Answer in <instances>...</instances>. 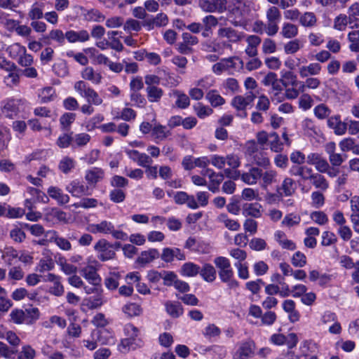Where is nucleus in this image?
Wrapping results in <instances>:
<instances>
[{"instance_id":"4be33fe9","label":"nucleus","mask_w":359,"mask_h":359,"mask_svg":"<svg viewBox=\"0 0 359 359\" xmlns=\"http://www.w3.org/2000/svg\"><path fill=\"white\" fill-rule=\"evenodd\" d=\"M66 189L73 196L79 197L87 194L88 187L77 181H72Z\"/></svg>"},{"instance_id":"f257e3e1","label":"nucleus","mask_w":359,"mask_h":359,"mask_svg":"<svg viewBox=\"0 0 359 359\" xmlns=\"http://www.w3.org/2000/svg\"><path fill=\"white\" fill-rule=\"evenodd\" d=\"M214 263L219 269V276L223 283H227L230 289H235L239 286L238 282L233 279V271L231 268L229 260L224 257H217Z\"/></svg>"},{"instance_id":"2f4dec72","label":"nucleus","mask_w":359,"mask_h":359,"mask_svg":"<svg viewBox=\"0 0 359 359\" xmlns=\"http://www.w3.org/2000/svg\"><path fill=\"white\" fill-rule=\"evenodd\" d=\"M158 257L159 252L156 249H150L147 251L142 252L137 258V262L140 264H146L158 258Z\"/></svg>"},{"instance_id":"393cba45","label":"nucleus","mask_w":359,"mask_h":359,"mask_svg":"<svg viewBox=\"0 0 359 359\" xmlns=\"http://www.w3.org/2000/svg\"><path fill=\"white\" fill-rule=\"evenodd\" d=\"M65 34L60 29H52L48 35L43 37L45 42L48 44L50 43L49 41H56L60 46L64 45L65 42Z\"/></svg>"},{"instance_id":"0eeeda50","label":"nucleus","mask_w":359,"mask_h":359,"mask_svg":"<svg viewBox=\"0 0 359 359\" xmlns=\"http://www.w3.org/2000/svg\"><path fill=\"white\" fill-rule=\"evenodd\" d=\"M217 34L219 38H226L231 43H238L243 38V33L238 32L232 27L219 28Z\"/></svg>"},{"instance_id":"8fccbe9b","label":"nucleus","mask_w":359,"mask_h":359,"mask_svg":"<svg viewBox=\"0 0 359 359\" xmlns=\"http://www.w3.org/2000/svg\"><path fill=\"white\" fill-rule=\"evenodd\" d=\"M18 256L17 251L12 247H6L2 250L1 258L8 265L12 264V261Z\"/></svg>"},{"instance_id":"f8f14e48","label":"nucleus","mask_w":359,"mask_h":359,"mask_svg":"<svg viewBox=\"0 0 359 359\" xmlns=\"http://www.w3.org/2000/svg\"><path fill=\"white\" fill-rule=\"evenodd\" d=\"M262 205L258 203H245L243 205V215L245 217L259 218L262 217Z\"/></svg>"},{"instance_id":"2eb2a0df","label":"nucleus","mask_w":359,"mask_h":359,"mask_svg":"<svg viewBox=\"0 0 359 359\" xmlns=\"http://www.w3.org/2000/svg\"><path fill=\"white\" fill-rule=\"evenodd\" d=\"M84 20L87 22H100L104 20L105 16L97 9L81 8Z\"/></svg>"},{"instance_id":"f3484780","label":"nucleus","mask_w":359,"mask_h":359,"mask_svg":"<svg viewBox=\"0 0 359 359\" xmlns=\"http://www.w3.org/2000/svg\"><path fill=\"white\" fill-rule=\"evenodd\" d=\"M322 67L318 63H311L308 66L299 68V74L302 78H309V75H318L320 73Z\"/></svg>"},{"instance_id":"72a5a7b5","label":"nucleus","mask_w":359,"mask_h":359,"mask_svg":"<svg viewBox=\"0 0 359 359\" xmlns=\"http://www.w3.org/2000/svg\"><path fill=\"white\" fill-rule=\"evenodd\" d=\"M165 306L166 311L172 318H178L183 313V308L179 302H167Z\"/></svg>"},{"instance_id":"c85d7f7f","label":"nucleus","mask_w":359,"mask_h":359,"mask_svg":"<svg viewBox=\"0 0 359 359\" xmlns=\"http://www.w3.org/2000/svg\"><path fill=\"white\" fill-rule=\"evenodd\" d=\"M81 77L95 83H100L102 76L100 73L95 72L93 67H87L81 72Z\"/></svg>"},{"instance_id":"c9c22d12","label":"nucleus","mask_w":359,"mask_h":359,"mask_svg":"<svg viewBox=\"0 0 359 359\" xmlns=\"http://www.w3.org/2000/svg\"><path fill=\"white\" fill-rule=\"evenodd\" d=\"M147 97L151 102H158L163 95V90L157 86L147 87Z\"/></svg>"},{"instance_id":"79ce46f5","label":"nucleus","mask_w":359,"mask_h":359,"mask_svg":"<svg viewBox=\"0 0 359 359\" xmlns=\"http://www.w3.org/2000/svg\"><path fill=\"white\" fill-rule=\"evenodd\" d=\"M200 271V267L191 262L185 263L182 267V273L184 276L192 277L196 276Z\"/></svg>"},{"instance_id":"c03bdc74","label":"nucleus","mask_w":359,"mask_h":359,"mask_svg":"<svg viewBox=\"0 0 359 359\" xmlns=\"http://www.w3.org/2000/svg\"><path fill=\"white\" fill-rule=\"evenodd\" d=\"M219 221L224 223L226 228L230 231H238L241 225L238 221L227 217L225 214H221L219 217Z\"/></svg>"},{"instance_id":"5701e85b","label":"nucleus","mask_w":359,"mask_h":359,"mask_svg":"<svg viewBox=\"0 0 359 359\" xmlns=\"http://www.w3.org/2000/svg\"><path fill=\"white\" fill-rule=\"evenodd\" d=\"M171 135V132L167 130L166 126L159 123L155 124L152 129L151 136L154 139L158 141L165 140Z\"/></svg>"},{"instance_id":"a18cd8bd","label":"nucleus","mask_w":359,"mask_h":359,"mask_svg":"<svg viewBox=\"0 0 359 359\" xmlns=\"http://www.w3.org/2000/svg\"><path fill=\"white\" fill-rule=\"evenodd\" d=\"M269 145L274 152H280L283 149V143L280 141L278 135L273 132L269 134Z\"/></svg>"},{"instance_id":"680f3d73","label":"nucleus","mask_w":359,"mask_h":359,"mask_svg":"<svg viewBox=\"0 0 359 359\" xmlns=\"http://www.w3.org/2000/svg\"><path fill=\"white\" fill-rule=\"evenodd\" d=\"M135 338H126L123 340H121L118 349L120 351L123 353H126L129 351L130 349H135Z\"/></svg>"},{"instance_id":"a211bd4d","label":"nucleus","mask_w":359,"mask_h":359,"mask_svg":"<svg viewBox=\"0 0 359 359\" xmlns=\"http://www.w3.org/2000/svg\"><path fill=\"white\" fill-rule=\"evenodd\" d=\"M236 57H229L221 60L220 62L215 64L212 67V70L215 74H219L222 72L226 71L231 68L236 67L234 59Z\"/></svg>"},{"instance_id":"a19ab883","label":"nucleus","mask_w":359,"mask_h":359,"mask_svg":"<svg viewBox=\"0 0 359 359\" xmlns=\"http://www.w3.org/2000/svg\"><path fill=\"white\" fill-rule=\"evenodd\" d=\"M1 111L8 117H12L18 112V107L14 100H8L1 108Z\"/></svg>"},{"instance_id":"412c9836","label":"nucleus","mask_w":359,"mask_h":359,"mask_svg":"<svg viewBox=\"0 0 359 359\" xmlns=\"http://www.w3.org/2000/svg\"><path fill=\"white\" fill-rule=\"evenodd\" d=\"M297 83L298 86L285 90V97L286 99L294 100L299 97L300 93L303 94L307 88V86H305V81L303 82L297 80Z\"/></svg>"},{"instance_id":"58836bf2","label":"nucleus","mask_w":359,"mask_h":359,"mask_svg":"<svg viewBox=\"0 0 359 359\" xmlns=\"http://www.w3.org/2000/svg\"><path fill=\"white\" fill-rule=\"evenodd\" d=\"M205 280L212 282L216 278V271L210 264H204L203 267L199 271Z\"/></svg>"},{"instance_id":"bf43d9fd","label":"nucleus","mask_w":359,"mask_h":359,"mask_svg":"<svg viewBox=\"0 0 359 359\" xmlns=\"http://www.w3.org/2000/svg\"><path fill=\"white\" fill-rule=\"evenodd\" d=\"M311 204L316 208L322 207L325 203V198L324 195L319 191H313L311 196Z\"/></svg>"},{"instance_id":"864d4df0","label":"nucleus","mask_w":359,"mask_h":359,"mask_svg":"<svg viewBox=\"0 0 359 359\" xmlns=\"http://www.w3.org/2000/svg\"><path fill=\"white\" fill-rule=\"evenodd\" d=\"M25 324L29 325L35 322L39 317V311L37 308H29L24 311Z\"/></svg>"},{"instance_id":"0e129e2a","label":"nucleus","mask_w":359,"mask_h":359,"mask_svg":"<svg viewBox=\"0 0 359 359\" xmlns=\"http://www.w3.org/2000/svg\"><path fill=\"white\" fill-rule=\"evenodd\" d=\"M73 141V137L71 134L64 133L60 135L57 141L56 144L61 149L67 148L69 147Z\"/></svg>"},{"instance_id":"6e6d98bb","label":"nucleus","mask_w":359,"mask_h":359,"mask_svg":"<svg viewBox=\"0 0 359 359\" xmlns=\"http://www.w3.org/2000/svg\"><path fill=\"white\" fill-rule=\"evenodd\" d=\"M313 100L308 93H303L299 99V107L304 111L309 110L313 105Z\"/></svg>"},{"instance_id":"39448f33","label":"nucleus","mask_w":359,"mask_h":359,"mask_svg":"<svg viewBox=\"0 0 359 359\" xmlns=\"http://www.w3.org/2000/svg\"><path fill=\"white\" fill-rule=\"evenodd\" d=\"M255 98V95L252 92L248 93L245 97L241 95L236 96L231 102V104L238 110L243 111L242 117H246L247 113L245 111L248 105H249Z\"/></svg>"},{"instance_id":"f704fd0d","label":"nucleus","mask_w":359,"mask_h":359,"mask_svg":"<svg viewBox=\"0 0 359 359\" xmlns=\"http://www.w3.org/2000/svg\"><path fill=\"white\" fill-rule=\"evenodd\" d=\"M205 97L213 107L221 106L225 103V100L215 90H210Z\"/></svg>"},{"instance_id":"49530a36","label":"nucleus","mask_w":359,"mask_h":359,"mask_svg":"<svg viewBox=\"0 0 359 359\" xmlns=\"http://www.w3.org/2000/svg\"><path fill=\"white\" fill-rule=\"evenodd\" d=\"M253 354L250 344H243L238 350L234 359H248Z\"/></svg>"},{"instance_id":"c756f323","label":"nucleus","mask_w":359,"mask_h":359,"mask_svg":"<svg viewBox=\"0 0 359 359\" xmlns=\"http://www.w3.org/2000/svg\"><path fill=\"white\" fill-rule=\"evenodd\" d=\"M104 177V171L98 168H94L86 172L85 179L89 184H96Z\"/></svg>"},{"instance_id":"7c9ffc66","label":"nucleus","mask_w":359,"mask_h":359,"mask_svg":"<svg viewBox=\"0 0 359 359\" xmlns=\"http://www.w3.org/2000/svg\"><path fill=\"white\" fill-rule=\"evenodd\" d=\"M123 312L129 317H135L140 316L143 309L141 305L136 303H128L122 308Z\"/></svg>"},{"instance_id":"bb28decb","label":"nucleus","mask_w":359,"mask_h":359,"mask_svg":"<svg viewBox=\"0 0 359 359\" xmlns=\"http://www.w3.org/2000/svg\"><path fill=\"white\" fill-rule=\"evenodd\" d=\"M312 170L313 168L307 165H295L291 168L290 172L293 176L299 177L302 181L305 182Z\"/></svg>"},{"instance_id":"13d9d810","label":"nucleus","mask_w":359,"mask_h":359,"mask_svg":"<svg viewBox=\"0 0 359 359\" xmlns=\"http://www.w3.org/2000/svg\"><path fill=\"white\" fill-rule=\"evenodd\" d=\"M43 15L42 5L38 3L33 4L28 13L29 18L32 20H36L42 18Z\"/></svg>"},{"instance_id":"e433bc0d","label":"nucleus","mask_w":359,"mask_h":359,"mask_svg":"<svg viewBox=\"0 0 359 359\" xmlns=\"http://www.w3.org/2000/svg\"><path fill=\"white\" fill-rule=\"evenodd\" d=\"M280 34L286 39L294 38L298 34V27L296 25L290 22L284 23Z\"/></svg>"},{"instance_id":"052dcab7","label":"nucleus","mask_w":359,"mask_h":359,"mask_svg":"<svg viewBox=\"0 0 359 359\" xmlns=\"http://www.w3.org/2000/svg\"><path fill=\"white\" fill-rule=\"evenodd\" d=\"M311 219L319 225H324L328 222V217L323 211H314L311 213Z\"/></svg>"},{"instance_id":"09e8293b","label":"nucleus","mask_w":359,"mask_h":359,"mask_svg":"<svg viewBox=\"0 0 359 359\" xmlns=\"http://www.w3.org/2000/svg\"><path fill=\"white\" fill-rule=\"evenodd\" d=\"M291 263L295 267L302 268L306 264L307 258L303 252L297 251L292 255Z\"/></svg>"},{"instance_id":"ddd939ff","label":"nucleus","mask_w":359,"mask_h":359,"mask_svg":"<svg viewBox=\"0 0 359 359\" xmlns=\"http://www.w3.org/2000/svg\"><path fill=\"white\" fill-rule=\"evenodd\" d=\"M114 228L111 222L106 220L99 224H93L88 226V230L93 233H110Z\"/></svg>"},{"instance_id":"473e14b6","label":"nucleus","mask_w":359,"mask_h":359,"mask_svg":"<svg viewBox=\"0 0 359 359\" xmlns=\"http://www.w3.org/2000/svg\"><path fill=\"white\" fill-rule=\"evenodd\" d=\"M299 23L306 27H313L316 25L317 18L313 12H305L300 15Z\"/></svg>"},{"instance_id":"3c124183","label":"nucleus","mask_w":359,"mask_h":359,"mask_svg":"<svg viewBox=\"0 0 359 359\" xmlns=\"http://www.w3.org/2000/svg\"><path fill=\"white\" fill-rule=\"evenodd\" d=\"M74 90L83 97H86L90 91L93 89L87 83L81 80L76 81L74 86Z\"/></svg>"},{"instance_id":"338daca9","label":"nucleus","mask_w":359,"mask_h":359,"mask_svg":"<svg viewBox=\"0 0 359 359\" xmlns=\"http://www.w3.org/2000/svg\"><path fill=\"white\" fill-rule=\"evenodd\" d=\"M10 316H11L13 322L16 324L25 323V316L24 313V311L22 309H13L11 312Z\"/></svg>"},{"instance_id":"4468645a","label":"nucleus","mask_w":359,"mask_h":359,"mask_svg":"<svg viewBox=\"0 0 359 359\" xmlns=\"http://www.w3.org/2000/svg\"><path fill=\"white\" fill-rule=\"evenodd\" d=\"M278 173L274 170H266L263 171L262 169V177H260V184L264 189L277 182Z\"/></svg>"},{"instance_id":"20e7f679","label":"nucleus","mask_w":359,"mask_h":359,"mask_svg":"<svg viewBox=\"0 0 359 359\" xmlns=\"http://www.w3.org/2000/svg\"><path fill=\"white\" fill-rule=\"evenodd\" d=\"M94 248L100 253L98 258L102 261L111 259L116 255L114 245L105 239L99 240L95 245Z\"/></svg>"},{"instance_id":"9d476101","label":"nucleus","mask_w":359,"mask_h":359,"mask_svg":"<svg viewBox=\"0 0 359 359\" xmlns=\"http://www.w3.org/2000/svg\"><path fill=\"white\" fill-rule=\"evenodd\" d=\"M262 177V169L258 167H252L248 172L241 175V180L249 185L256 184Z\"/></svg>"},{"instance_id":"f03ea898","label":"nucleus","mask_w":359,"mask_h":359,"mask_svg":"<svg viewBox=\"0 0 359 359\" xmlns=\"http://www.w3.org/2000/svg\"><path fill=\"white\" fill-rule=\"evenodd\" d=\"M267 20L266 24V33L268 36H274L278 32V22L281 19V13L276 6H270L266 11Z\"/></svg>"},{"instance_id":"e2e57ef3","label":"nucleus","mask_w":359,"mask_h":359,"mask_svg":"<svg viewBox=\"0 0 359 359\" xmlns=\"http://www.w3.org/2000/svg\"><path fill=\"white\" fill-rule=\"evenodd\" d=\"M194 110L196 115L201 118L208 116L213 112V110L210 107L205 106L201 103H198L197 105L194 106Z\"/></svg>"},{"instance_id":"1a4fd4ad","label":"nucleus","mask_w":359,"mask_h":359,"mask_svg":"<svg viewBox=\"0 0 359 359\" xmlns=\"http://www.w3.org/2000/svg\"><path fill=\"white\" fill-rule=\"evenodd\" d=\"M80 272L81 274L93 286H97L100 284L101 278L93 266H86L82 268Z\"/></svg>"},{"instance_id":"b1692460","label":"nucleus","mask_w":359,"mask_h":359,"mask_svg":"<svg viewBox=\"0 0 359 359\" xmlns=\"http://www.w3.org/2000/svg\"><path fill=\"white\" fill-rule=\"evenodd\" d=\"M93 337L101 345L109 344L114 342V338L107 330H96L93 332Z\"/></svg>"},{"instance_id":"aec40b11","label":"nucleus","mask_w":359,"mask_h":359,"mask_svg":"<svg viewBox=\"0 0 359 359\" xmlns=\"http://www.w3.org/2000/svg\"><path fill=\"white\" fill-rule=\"evenodd\" d=\"M275 239L283 249L294 250L296 244L291 240L287 239L286 234L281 231L275 233Z\"/></svg>"},{"instance_id":"ea45409f","label":"nucleus","mask_w":359,"mask_h":359,"mask_svg":"<svg viewBox=\"0 0 359 359\" xmlns=\"http://www.w3.org/2000/svg\"><path fill=\"white\" fill-rule=\"evenodd\" d=\"M314 115L320 120L330 118L331 109L325 104H320L313 109Z\"/></svg>"},{"instance_id":"4c0bfd02","label":"nucleus","mask_w":359,"mask_h":359,"mask_svg":"<svg viewBox=\"0 0 359 359\" xmlns=\"http://www.w3.org/2000/svg\"><path fill=\"white\" fill-rule=\"evenodd\" d=\"M67 214L57 208H52L46 214V219L50 220L53 218L65 223L68 222Z\"/></svg>"},{"instance_id":"cd10ccee","label":"nucleus","mask_w":359,"mask_h":359,"mask_svg":"<svg viewBox=\"0 0 359 359\" xmlns=\"http://www.w3.org/2000/svg\"><path fill=\"white\" fill-rule=\"evenodd\" d=\"M282 190L283 192H280V195H284L285 196H292L296 190L295 182L293 179L290 177H286L284 179L281 187L278 189Z\"/></svg>"},{"instance_id":"9b49d317","label":"nucleus","mask_w":359,"mask_h":359,"mask_svg":"<svg viewBox=\"0 0 359 359\" xmlns=\"http://www.w3.org/2000/svg\"><path fill=\"white\" fill-rule=\"evenodd\" d=\"M248 46L245 50V53L250 57H256L258 51L257 47L260 44L262 39L256 35L248 36L246 39Z\"/></svg>"},{"instance_id":"5fc2aeb1","label":"nucleus","mask_w":359,"mask_h":359,"mask_svg":"<svg viewBox=\"0 0 359 359\" xmlns=\"http://www.w3.org/2000/svg\"><path fill=\"white\" fill-rule=\"evenodd\" d=\"M174 95L177 97L175 102V104L177 107L180 109H185L189 106V97L186 94L176 90L174 92Z\"/></svg>"},{"instance_id":"a878e982","label":"nucleus","mask_w":359,"mask_h":359,"mask_svg":"<svg viewBox=\"0 0 359 359\" xmlns=\"http://www.w3.org/2000/svg\"><path fill=\"white\" fill-rule=\"evenodd\" d=\"M282 85L287 88H294L298 86L297 77L291 71H287L282 74L281 79H280Z\"/></svg>"},{"instance_id":"423d86ee","label":"nucleus","mask_w":359,"mask_h":359,"mask_svg":"<svg viewBox=\"0 0 359 359\" xmlns=\"http://www.w3.org/2000/svg\"><path fill=\"white\" fill-rule=\"evenodd\" d=\"M227 9L236 16H243L250 11V2L245 0H232L227 6Z\"/></svg>"},{"instance_id":"4d7b16f0","label":"nucleus","mask_w":359,"mask_h":359,"mask_svg":"<svg viewBox=\"0 0 359 359\" xmlns=\"http://www.w3.org/2000/svg\"><path fill=\"white\" fill-rule=\"evenodd\" d=\"M7 51L11 57L15 58L17 57H20L22 53H25L26 52V48L25 46L16 43L8 46Z\"/></svg>"},{"instance_id":"6ab92c4d","label":"nucleus","mask_w":359,"mask_h":359,"mask_svg":"<svg viewBox=\"0 0 359 359\" xmlns=\"http://www.w3.org/2000/svg\"><path fill=\"white\" fill-rule=\"evenodd\" d=\"M49 196L57 201L59 205H64L69 201V196L65 194L62 191L55 187H51L48 189Z\"/></svg>"},{"instance_id":"de8ad7c7","label":"nucleus","mask_w":359,"mask_h":359,"mask_svg":"<svg viewBox=\"0 0 359 359\" xmlns=\"http://www.w3.org/2000/svg\"><path fill=\"white\" fill-rule=\"evenodd\" d=\"M74 167V160L69 156L64 157L59 163V169L65 174L69 173Z\"/></svg>"},{"instance_id":"603ef678","label":"nucleus","mask_w":359,"mask_h":359,"mask_svg":"<svg viewBox=\"0 0 359 359\" xmlns=\"http://www.w3.org/2000/svg\"><path fill=\"white\" fill-rule=\"evenodd\" d=\"M76 114L74 113H65L60 118L62 128L68 130L71 124L75 121Z\"/></svg>"},{"instance_id":"69168bd1","label":"nucleus","mask_w":359,"mask_h":359,"mask_svg":"<svg viewBox=\"0 0 359 359\" xmlns=\"http://www.w3.org/2000/svg\"><path fill=\"white\" fill-rule=\"evenodd\" d=\"M218 19L212 15H209L205 16L202 20V27L206 29L212 30L213 27H215L218 25Z\"/></svg>"},{"instance_id":"7ed1b4c3","label":"nucleus","mask_w":359,"mask_h":359,"mask_svg":"<svg viewBox=\"0 0 359 359\" xmlns=\"http://www.w3.org/2000/svg\"><path fill=\"white\" fill-rule=\"evenodd\" d=\"M199 8L206 13H222L227 10L226 0H198Z\"/></svg>"},{"instance_id":"dca6fc26","label":"nucleus","mask_w":359,"mask_h":359,"mask_svg":"<svg viewBox=\"0 0 359 359\" xmlns=\"http://www.w3.org/2000/svg\"><path fill=\"white\" fill-rule=\"evenodd\" d=\"M49 236L50 239L53 241L58 248L62 250H70L72 245L67 238L60 237L55 231H50L47 233V236Z\"/></svg>"},{"instance_id":"774afa93","label":"nucleus","mask_w":359,"mask_h":359,"mask_svg":"<svg viewBox=\"0 0 359 359\" xmlns=\"http://www.w3.org/2000/svg\"><path fill=\"white\" fill-rule=\"evenodd\" d=\"M36 352L30 346H25L20 352L18 359H34Z\"/></svg>"},{"instance_id":"37998d69","label":"nucleus","mask_w":359,"mask_h":359,"mask_svg":"<svg viewBox=\"0 0 359 359\" xmlns=\"http://www.w3.org/2000/svg\"><path fill=\"white\" fill-rule=\"evenodd\" d=\"M316 189L320 191H326L329 188V182L326 178L320 172L316 175L313 182L311 184Z\"/></svg>"},{"instance_id":"6e6552de","label":"nucleus","mask_w":359,"mask_h":359,"mask_svg":"<svg viewBox=\"0 0 359 359\" xmlns=\"http://www.w3.org/2000/svg\"><path fill=\"white\" fill-rule=\"evenodd\" d=\"M329 128L334 130L337 135H342L347 130V123L341 121L339 115H335L328 118L327 121Z\"/></svg>"}]
</instances>
